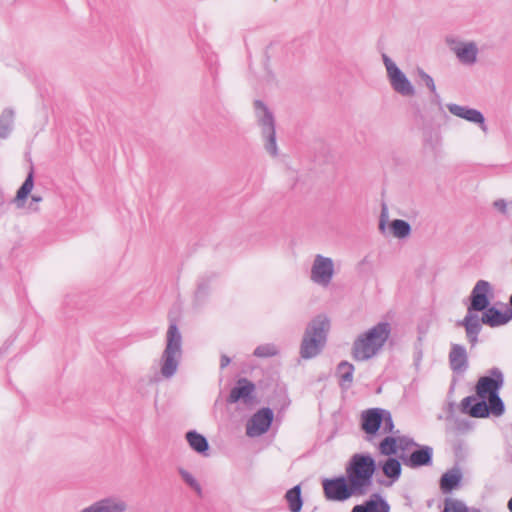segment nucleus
<instances>
[{"label": "nucleus", "mask_w": 512, "mask_h": 512, "mask_svg": "<svg viewBox=\"0 0 512 512\" xmlns=\"http://www.w3.org/2000/svg\"><path fill=\"white\" fill-rule=\"evenodd\" d=\"M488 373L478 379L475 385V394L462 399L461 413L473 418L504 415L505 403L499 394L504 385V375L497 367L491 368Z\"/></svg>", "instance_id": "nucleus-1"}, {"label": "nucleus", "mask_w": 512, "mask_h": 512, "mask_svg": "<svg viewBox=\"0 0 512 512\" xmlns=\"http://www.w3.org/2000/svg\"><path fill=\"white\" fill-rule=\"evenodd\" d=\"M391 331V324L381 321L360 333L352 343V358L357 362H364L377 356L388 341Z\"/></svg>", "instance_id": "nucleus-2"}, {"label": "nucleus", "mask_w": 512, "mask_h": 512, "mask_svg": "<svg viewBox=\"0 0 512 512\" xmlns=\"http://www.w3.org/2000/svg\"><path fill=\"white\" fill-rule=\"evenodd\" d=\"M378 465L370 453H355L346 464L345 475L360 495L368 494Z\"/></svg>", "instance_id": "nucleus-3"}, {"label": "nucleus", "mask_w": 512, "mask_h": 512, "mask_svg": "<svg viewBox=\"0 0 512 512\" xmlns=\"http://www.w3.org/2000/svg\"><path fill=\"white\" fill-rule=\"evenodd\" d=\"M330 321L326 315L319 314L306 326L300 345V356L303 359H312L318 356L324 349Z\"/></svg>", "instance_id": "nucleus-4"}, {"label": "nucleus", "mask_w": 512, "mask_h": 512, "mask_svg": "<svg viewBox=\"0 0 512 512\" xmlns=\"http://www.w3.org/2000/svg\"><path fill=\"white\" fill-rule=\"evenodd\" d=\"M182 355V336L176 322L169 324L166 334V346L161 356V374L171 378L177 371Z\"/></svg>", "instance_id": "nucleus-5"}, {"label": "nucleus", "mask_w": 512, "mask_h": 512, "mask_svg": "<svg viewBox=\"0 0 512 512\" xmlns=\"http://www.w3.org/2000/svg\"><path fill=\"white\" fill-rule=\"evenodd\" d=\"M257 124L261 128L262 137L265 140V150L273 157L278 155L276 143V122L273 112L262 100L253 103Z\"/></svg>", "instance_id": "nucleus-6"}, {"label": "nucleus", "mask_w": 512, "mask_h": 512, "mask_svg": "<svg viewBox=\"0 0 512 512\" xmlns=\"http://www.w3.org/2000/svg\"><path fill=\"white\" fill-rule=\"evenodd\" d=\"M321 484L328 501L345 502L353 496H361L346 475L324 478Z\"/></svg>", "instance_id": "nucleus-7"}, {"label": "nucleus", "mask_w": 512, "mask_h": 512, "mask_svg": "<svg viewBox=\"0 0 512 512\" xmlns=\"http://www.w3.org/2000/svg\"><path fill=\"white\" fill-rule=\"evenodd\" d=\"M493 298L492 285L486 280H479L475 284L470 294V312H478L487 308Z\"/></svg>", "instance_id": "nucleus-8"}, {"label": "nucleus", "mask_w": 512, "mask_h": 512, "mask_svg": "<svg viewBox=\"0 0 512 512\" xmlns=\"http://www.w3.org/2000/svg\"><path fill=\"white\" fill-rule=\"evenodd\" d=\"M401 462L411 468L416 469L424 466H430L433 463V448L428 445H416V448L410 453H400Z\"/></svg>", "instance_id": "nucleus-9"}, {"label": "nucleus", "mask_w": 512, "mask_h": 512, "mask_svg": "<svg viewBox=\"0 0 512 512\" xmlns=\"http://www.w3.org/2000/svg\"><path fill=\"white\" fill-rule=\"evenodd\" d=\"M333 275V260L320 254L316 255L311 268L312 281L322 286H328L333 278Z\"/></svg>", "instance_id": "nucleus-10"}, {"label": "nucleus", "mask_w": 512, "mask_h": 512, "mask_svg": "<svg viewBox=\"0 0 512 512\" xmlns=\"http://www.w3.org/2000/svg\"><path fill=\"white\" fill-rule=\"evenodd\" d=\"M274 412L269 407L259 409L249 420L247 425V435L261 436L267 433L272 425Z\"/></svg>", "instance_id": "nucleus-11"}, {"label": "nucleus", "mask_w": 512, "mask_h": 512, "mask_svg": "<svg viewBox=\"0 0 512 512\" xmlns=\"http://www.w3.org/2000/svg\"><path fill=\"white\" fill-rule=\"evenodd\" d=\"M382 408H370L361 414V429L366 434L365 439L372 442L379 435L381 428Z\"/></svg>", "instance_id": "nucleus-12"}, {"label": "nucleus", "mask_w": 512, "mask_h": 512, "mask_svg": "<svg viewBox=\"0 0 512 512\" xmlns=\"http://www.w3.org/2000/svg\"><path fill=\"white\" fill-rule=\"evenodd\" d=\"M256 384L245 377L239 378L235 386L231 389L226 402L228 404H235L242 401L246 404L251 403L254 396Z\"/></svg>", "instance_id": "nucleus-13"}, {"label": "nucleus", "mask_w": 512, "mask_h": 512, "mask_svg": "<svg viewBox=\"0 0 512 512\" xmlns=\"http://www.w3.org/2000/svg\"><path fill=\"white\" fill-rule=\"evenodd\" d=\"M447 108L452 115L462 118L468 122L477 124L482 131H487L485 117L481 111L475 108L461 106L455 103L447 104Z\"/></svg>", "instance_id": "nucleus-14"}, {"label": "nucleus", "mask_w": 512, "mask_h": 512, "mask_svg": "<svg viewBox=\"0 0 512 512\" xmlns=\"http://www.w3.org/2000/svg\"><path fill=\"white\" fill-rule=\"evenodd\" d=\"M481 322L490 327H499L508 324L512 320V310L500 311L495 306H488L481 311Z\"/></svg>", "instance_id": "nucleus-15"}, {"label": "nucleus", "mask_w": 512, "mask_h": 512, "mask_svg": "<svg viewBox=\"0 0 512 512\" xmlns=\"http://www.w3.org/2000/svg\"><path fill=\"white\" fill-rule=\"evenodd\" d=\"M387 77L392 89L396 93L404 97H412L415 95L416 91L414 86L400 68L388 74Z\"/></svg>", "instance_id": "nucleus-16"}, {"label": "nucleus", "mask_w": 512, "mask_h": 512, "mask_svg": "<svg viewBox=\"0 0 512 512\" xmlns=\"http://www.w3.org/2000/svg\"><path fill=\"white\" fill-rule=\"evenodd\" d=\"M401 460L396 457H389L383 461H379L377 463L378 468H380L383 474L389 479V481L378 479V483L391 486L394 482L398 481L402 474Z\"/></svg>", "instance_id": "nucleus-17"}, {"label": "nucleus", "mask_w": 512, "mask_h": 512, "mask_svg": "<svg viewBox=\"0 0 512 512\" xmlns=\"http://www.w3.org/2000/svg\"><path fill=\"white\" fill-rule=\"evenodd\" d=\"M482 324L481 318L479 319L477 314H474L469 310L465 317L457 322L458 326H463L465 328L466 337L468 342L471 344V347H474L478 343V335L482 330Z\"/></svg>", "instance_id": "nucleus-18"}, {"label": "nucleus", "mask_w": 512, "mask_h": 512, "mask_svg": "<svg viewBox=\"0 0 512 512\" xmlns=\"http://www.w3.org/2000/svg\"><path fill=\"white\" fill-rule=\"evenodd\" d=\"M448 358L454 373L461 374L468 369V355L463 345L452 343Z\"/></svg>", "instance_id": "nucleus-19"}, {"label": "nucleus", "mask_w": 512, "mask_h": 512, "mask_svg": "<svg viewBox=\"0 0 512 512\" xmlns=\"http://www.w3.org/2000/svg\"><path fill=\"white\" fill-rule=\"evenodd\" d=\"M126 509L127 504L125 501L115 497H107L96 501L81 512H125Z\"/></svg>", "instance_id": "nucleus-20"}, {"label": "nucleus", "mask_w": 512, "mask_h": 512, "mask_svg": "<svg viewBox=\"0 0 512 512\" xmlns=\"http://www.w3.org/2000/svg\"><path fill=\"white\" fill-rule=\"evenodd\" d=\"M463 475L458 467H454L440 477L439 485L440 489L444 494H449L453 490L457 489L462 481Z\"/></svg>", "instance_id": "nucleus-21"}, {"label": "nucleus", "mask_w": 512, "mask_h": 512, "mask_svg": "<svg viewBox=\"0 0 512 512\" xmlns=\"http://www.w3.org/2000/svg\"><path fill=\"white\" fill-rule=\"evenodd\" d=\"M458 60L465 65H472L477 61L478 47L475 42H461L453 48Z\"/></svg>", "instance_id": "nucleus-22"}, {"label": "nucleus", "mask_w": 512, "mask_h": 512, "mask_svg": "<svg viewBox=\"0 0 512 512\" xmlns=\"http://www.w3.org/2000/svg\"><path fill=\"white\" fill-rule=\"evenodd\" d=\"M185 438L190 448L202 456H209L210 445L207 438L196 430H189Z\"/></svg>", "instance_id": "nucleus-23"}, {"label": "nucleus", "mask_w": 512, "mask_h": 512, "mask_svg": "<svg viewBox=\"0 0 512 512\" xmlns=\"http://www.w3.org/2000/svg\"><path fill=\"white\" fill-rule=\"evenodd\" d=\"M34 187V168L31 166L30 171L28 172L24 182L20 186V188L16 192V196L14 198V203L18 208L24 206V203L28 196L30 195L32 189Z\"/></svg>", "instance_id": "nucleus-24"}, {"label": "nucleus", "mask_w": 512, "mask_h": 512, "mask_svg": "<svg viewBox=\"0 0 512 512\" xmlns=\"http://www.w3.org/2000/svg\"><path fill=\"white\" fill-rule=\"evenodd\" d=\"M337 373L339 374V386L343 390H348L353 383V374L355 371V367L352 363L348 361H341L337 365Z\"/></svg>", "instance_id": "nucleus-25"}, {"label": "nucleus", "mask_w": 512, "mask_h": 512, "mask_svg": "<svg viewBox=\"0 0 512 512\" xmlns=\"http://www.w3.org/2000/svg\"><path fill=\"white\" fill-rule=\"evenodd\" d=\"M284 498L288 504L290 512H301L303 507V497L300 484H297L287 490Z\"/></svg>", "instance_id": "nucleus-26"}, {"label": "nucleus", "mask_w": 512, "mask_h": 512, "mask_svg": "<svg viewBox=\"0 0 512 512\" xmlns=\"http://www.w3.org/2000/svg\"><path fill=\"white\" fill-rule=\"evenodd\" d=\"M15 112L12 108H5L0 115V138L6 139L14 127Z\"/></svg>", "instance_id": "nucleus-27"}, {"label": "nucleus", "mask_w": 512, "mask_h": 512, "mask_svg": "<svg viewBox=\"0 0 512 512\" xmlns=\"http://www.w3.org/2000/svg\"><path fill=\"white\" fill-rule=\"evenodd\" d=\"M364 502L368 512H390V504L379 493H373Z\"/></svg>", "instance_id": "nucleus-28"}, {"label": "nucleus", "mask_w": 512, "mask_h": 512, "mask_svg": "<svg viewBox=\"0 0 512 512\" xmlns=\"http://www.w3.org/2000/svg\"><path fill=\"white\" fill-rule=\"evenodd\" d=\"M379 453L383 456L393 457L399 450L397 436L387 435L378 444Z\"/></svg>", "instance_id": "nucleus-29"}, {"label": "nucleus", "mask_w": 512, "mask_h": 512, "mask_svg": "<svg viewBox=\"0 0 512 512\" xmlns=\"http://www.w3.org/2000/svg\"><path fill=\"white\" fill-rule=\"evenodd\" d=\"M389 229L392 235L398 239L407 238L412 231L411 225L402 219H394L389 223Z\"/></svg>", "instance_id": "nucleus-30"}, {"label": "nucleus", "mask_w": 512, "mask_h": 512, "mask_svg": "<svg viewBox=\"0 0 512 512\" xmlns=\"http://www.w3.org/2000/svg\"><path fill=\"white\" fill-rule=\"evenodd\" d=\"M210 290V278L200 277L197 283V289L195 291V302L202 304L209 295Z\"/></svg>", "instance_id": "nucleus-31"}, {"label": "nucleus", "mask_w": 512, "mask_h": 512, "mask_svg": "<svg viewBox=\"0 0 512 512\" xmlns=\"http://www.w3.org/2000/svg\"><path fill=\"white\" fill-rule=\"evenodd\" d=\"M178 472L182 478V480L193 489L199 496L202 495V487L199 482L194 478V476L185 470L184 468H178Z\"/></svg>", "instance_id": "nucleus-32"}, {"label": "nucleus", "mask_w": 512, "mask_h": 512, "mask_svg": "<svg viewBox=\"0 0 512 512\" xmlns=\"http://www.w3.org/2000/svg\"><path fill=\"white\" fill-rule=\"evenodd\" d=\"M442 512H469V508L460 500L446 498Z\"/></svg>", "instance_id": "nucleus-33"}, {"label": "nucleus", "mask_w": 512, "mask_h": 512, "mask_svg": "<svg viewBox=\"0 0 512 512\" xmlns=\"http://www.w3.org/2000/svg\"><path fill=\"white\" fill-rule=\"evenodd\" d=\"M416 74L419 80L429 89L431 94L438 97L434 79L420 67H417Z\"/></svg>", "instance_id": "nucleus-34"}, {"label": "nucleus", "mask_w": 512, "mask_h": 512, "mask_svg": "<svg viewBox=\"0 0 512 512\" xmlns=\"http://www.w3.org/2000/svg\"><path fill=\"white\" fill-rule=\"evenodd\" d=\"M278 350L273 344L259 345L255 348L253 355L259 358H268L275 356Z\"/></svg>", "instance_id": "nucleus-35"}, {"label": "nucleus", "mask_w": 512, "mask_h": 512, "mask_svg": "<svg viewBox=\"0 0 512 512\" xmlns=\"http://www.w3.org/2000/svg\"><path fill=\"white\" fill-rule=\"evenodd\" d=\"M381 427L383 434L394 433V422L391 412L382 408Z\"/></svg>", "instance_id": "nucleus-36"}, {"label": "nucleus", "mask_w": 512, "mask_h": 512, "mask_svg": "<svg viewBox=\"0 0 512 512\" xmlns=\"http://www.w3.org/2000/svg\"><path fill=\"white\" fill-rule=\"evenodd\" d=\"M397 439L399 441V450H401V453H407L408 450L416 448V445H419L413 438L406 435L397 436Z\"/></svg>", "instance_id": "nucleus-37"}, {"label": "nucleus", "mask_w": 512, "mask_h": 512, "mask_svg": "<svg viewBox=\"0 0 512 512\" xmlns=\"http://www.w3.org/2000/svg\"><path fill=\"white\" fill-rule=\"evenodd\" d=\"M383 63L386 67L387 75L399 68L396 63L386 54H382Z\"/></svg>", "instance_id": "nucleus-38"}, {"label": "nucleus", "mask_w": 512, "mask_h": 512, "mask_svg": "<svg viewBox=\"0 0 512 512\" xmlns=\"http://www.w3.org/2000/svg\"><path fill=\"white\" fill-rule=\"evenodd\" d=\"M209 70L213 77V84L216 87L217 86V78H218V74H219V66H218L217 60H215L214 62L212 60L209 61Z\"/></svg>", "instance_id": "nucleus-39"}, {"label": "nucleus", "mask_w": 512, "mask_h": 512, "mask_svg": "<svg viewBox=\"0 0 512 512\" xmlns=\"http://www.w3.org/2000/svg\"><path fill=\"white\" fill-rule=\"evenodd\" d=\"M386 217H387V210H386V207L383 206V209H382V212H381L380 221H379V230L382 233H384L385 230H386Z\"/></svg>", "instance_id": "nucleus-40"}, {"label": "nucleus", "mask_w": 512, "mask_h": 512, "mask_svg": "<svg viewBox=\"0 0 512 512\" xmlns=\"http://www.w3.org/2000/svg\"><path fill=\"white\" fill-rule=\"evenodd\" d=\"M494 206L501 212L505 213L506 212V207H507V204L505 202V200L503 199H499L497 201L494 202Z\"/></svg>", "instance_id": "nucleus-41"}, {"label": "nucleus", "mask_w": 512, "mask_h": 512, "mask_svg": "<svg viewBox=\"0 0 512 512\" xmlns=\"http://www.w3.org/2000/svg\"><path fill=\"white\" fill-rule=\"evenodd\" d=\"M231 362V358L228 357L227 355L223 354L221 355V358H220V368L221 369H224L225 367H227Z\"/></svg>", "instance_id": "nucleus-42"}, {"label": "nucleus", "mask_w": 512, "mask_h": 512, "mask_svg": "<svg viewBox=\"0 0 512 512\" xmlns=\"http://www.w3.org/2000/svg\"><path fill=\"white\" fill-rule=\"evenodd\" d=\"M351 512H368L365 502L355 505Z\"/></svg>", "instance_id": "nucleus-43"}, {"label": "nucleus", "mask_w": 512, "mask_h": 512, "mask_svg": "<svg viewBox=\"0 0 512 512\" xmlns=\"http://www.w3.org/2000/svg\"><path fill=\"white\" fill-rule=\"evenodd\" d=\"M32 202L39 203L42 201V197L40 195L34 194L31 196Z\"/></svg>", "instance_id": "nucleus-44"}, {"label": "nucleus", "mask_w": 512, "mask_h": 512, "mask_svg": "<svg viewBox=\"0 0 512 512\" xmlns=\"http://www.w3.org/2000/svg\"><path fill=\"white\" fill-rule=\"evenodd\" d=\"M440 100H441V98H440V95H439V94H438V97H437V96L432 95V102L437 103V104H440Z\"/></svg>", "instance_id": "nucleus-45"}, {"label": "nucleus", "mask_w": 512, "mask_h": 512, "mask_svg": "<svg viewBox=\"0 0 512 512\" xmlns=\"http://www.w3.org/2000/svg\"><path fill=\"white\" fill-rule=\"evenodd\" d=\"M507 507H508L509 511L512 512V497L509 499V501L507 503Z\"/></svg>", "instance_id": "nucleus-46"}, {"label": "nucleus", "mask_w": 512, "mask_h": 512, "mask_svg": "<svg viewBox=\"0 0 512 512\" xmlns=\"http://www.w3.org/2000/svg\"><path fill=\"white\" fill-rule=\"evenodd\" d=\"M469 512H482V511L477 508H472V509H469Z\"/></svg>", "instance_id": "nucleus-47"}, {"label": "nucleus", "mask_w": 512, "mask_h": 512, "mask_svg": "<svg viewBox=\"0 0 512 512\" xmlns=\"http://www.w3.org/2000/svg\"><path fill=\"white\" fill-rule=\"evenodd\" d=\"M457 449H461V443H458V445L455 446V450H457Z\"/></svg>", "instance_id": "nucleus-48"}]
</instances>
